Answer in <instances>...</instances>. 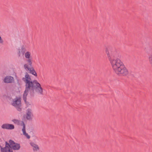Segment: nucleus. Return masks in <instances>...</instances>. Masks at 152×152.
<instances>
[{"label": "nucleus", "instance_id": "nucleus-9", "mask_svg": "<svg viewBox=\"0 0 152 152\" xmlns=\"http://www.w3.org/2000/svg\"><path fill=\"white\" fill-rule=\"evenodd\" d=\"M9 144L10 145L12 149L14 150H18L20 148V144L14 142V141L11 140L9 141Z\"/></svg>", "mask_w": 152, "mask_h": 152}, {"label": "nucleus", "instance_id": "nucleus-11", "mask_svg": "<svg viewBox=\"0 0 152 152\" xmlns=\"http://www.w3.org/2000/svg\"><path fill=\"white\" fill-rule=\"evenodd\" d=\"M1 127L3 129L8 130H13L14 129V126L11 124H4L1 125Z\"/></svg>", "mask_w": 152, "mask_h": 152}, {"label": "nucleus", "instance_id": "nucleus-7", "mask_svg": "<svg viewBox=\"0 0 152 152\" xmlns=\"http://www.w3.org/2000/svg\"><path fill=\"white\" fill-rule=\"evenodd\" d=\"M29 93L31 95L34 93V87L26 86V89L23 95V98L24 100H26V97Z\"/></svg>", "mask_w": 152, "mask_h": 152}, {"label": "nucleus", "instance_id": "nucleus-12", "mask_svg": "<svg viewBox=\"0 0 152 152\" xmlns=\"http://www.w3.org/2000/svg\"><path fill=\"white\" fill-rule=\"evenodd\" d=\"M30 144L34 152H37L39 150V147L37 144L33 142H31Z\"/></svg>", "mask_w": 152, "mask_h": 152}, {"label": "nucleus", "instance_id": "nucleus-8", "mask_svg": "<svg viewBox=\"0 0 152 152\" xmlns=\"http://www.w3.org/2000/svg\"><path fill=\"white\" fill-rule=\"evenodd\" d=\"M33 117L32 110L31 109L28 108L26 111V114L23 116L24 119L27 120H32Z\"/></svg>", "mask_w": 152, "mask_h": 152}, {"label": "nucleus", "instance_id": "nucleus-10", "mask_svg": "<svg viewBox=\"0 0 152 152\" xmlns=\"http://www.w3.org/2000/svg\"><path fill=\"white\" fill-rule=\"evenodd\" d=\"M14 79L12 77L8 76L4 77L3 80V81L5 83H9L14 82Z\"/></svg>", "mask_w": 152, "mask_h": 152}, {"label": "nucleus", "instance_id": "nucleus-15", "mask_svg": "<svg viewBox=\"0 0 152 152\" xmlns=\"http://www.w3.org/2000/svg\"><path fill=\"white\" fill-rule=\"evenodd\" d=\"M4 41L1 38V37L0 36V44H3V43Z\"/></svg>", "mask_w": 152, "mask_h": 152}, {"label": "nucleus", "instance_id": "nucleus-2", "mask_svg": "<svg viewBox=\"0 0 152 152\" xmlns=\"http://www.w3.org/2000/svg\"><path fill=\"white\" fill-rule=\"evenodd\" d=\"M25 58L26 59L27 64H25L23 67L25 69L29 71L31 73L35 76H37L36 72L34 68L32 66V58L31 53L29 51H26L24 53Z\"/></svg>", "mask_w": 152, "mask_h": 152}, {"label": "nucleus", "instance_id": "nucleus-4", "mask_svg": "<svg viewBox=\"0 0 152 152\" xmlns=\"http://www.w3.org/2000/svg\"><path fill=\"white\" fill-rule=\"evenodd\" d=\"M12 105L19 111L22 110L21 99L20 96L16 97L13 99L11 103Z\"/></svg>", "mask_w": 152, "mask_h": 152}, {"label": "nucleus", "instance_id": "nucleus-14", "mask_svg": "<svg viewBox=\"0 0 152 152\" xmlns=\"http://www.w3.org/2000/svg\"><path fill=\"white\" fill-rule=\"evenodd\" d=\"M24 102L26 105V106L27 107H29L30 105H31V103L27 101L26 100H24Z\"/></svg>", "mask_w": 152, "mask_h": 152}, {"label": "nucleus", "instance_id": "nucleus-1", "mask_svg": "<svg viewBox=\"0 0 152 152\" xmlns=\"http://www.w3.org/2000/svg\"><path fill=\"white\" fill-rule=\"evenodd\" d=\"M105 53L114 72L120 76H125L128 74L127 69L119 58H116V51L114 50L106 49Z\"/></svg>", "mask_w": 152, "mask_h": 152}, {"label": "nucleus", "instance_id": "nucleus-5", "mask_svg": "<svg viewBox=\"0 0 152 152\" xmlns=\"http://www.w3.org/2000/svg\"><path fill=\"white\" fill-rule=\"evenodd\" d=\"M22 80L25 83L26 86L34 87L33 82L32 81L31 77L28 73L26 72Z\"/></svg>", "mask_w": 152, "mask_h": 152}, {"label": "nucleus", "instance_id": "nucleus-13", "mask_svg": "<svg viewBox=\"0 0 152 152\" xmlns=\"http://www.w3.org/2000/svg\"><path fill=\"white\" fill-rule=\"evenodd\" d=\"M21 50H22V51H21L20 50H20H18V55L20 56V55H21V52H22V51H23V52H24L25 51V48L23 46H22V47H21Z\"/></svg>", "mask_w": 152, "mask_h": 152}, {"label": "nucleus", "instance_id": "nucleus-6", "mask_svg": "<svg viewBox=\"0 0 152 152\" xmlns=\"http://www.w3.org/2000/svg\"><path fill=\"white\" fill-rule=\"evenodd\" d=\"M33 83L35 85V87H34L36 91L38 94L42 95L43 94V90L40 84L36 80L33 81Z\"/></svg>", "mask_w": 152, "mask_h": 152}, {"label": "nucleus", "instance_id": "nucleus-3", "mask_svg": "<svg viewBox=\"0 0 152 152\" xmlns=\"http://www.w3.org/2000/svg\"><path fill=\"white\" fill-rule=\"evenodd\" d=\"M12 121L15 124L22 126V132L23 134L27 139H29L30 138V136L26 132V125L25 123L23 121L19 120L18 119H13L12 120Z\"/></svg>", "mask_w": 152, "mask_h": 152}]
</instances>
